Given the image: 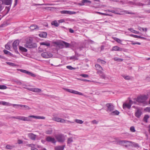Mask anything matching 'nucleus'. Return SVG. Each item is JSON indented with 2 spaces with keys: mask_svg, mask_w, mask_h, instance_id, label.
<instances>
[{
  "mask_svg": "<svg viewBox=\"0 0 150 150\" xmlns=\"http://www.w3.org/2000/svg\"><path fill=\"white\" fill-rule=\"evenodd\" d=\"M148 99V97L145 94L140 95L137 97V98L134 99L136 100V101L139 103H143V104L147 105V102L146 100Z\"/></svg>",
  "mask_w": 150,
  "mask_h": 150,
  "instance_id": "nucleus-1",
  "label": "nucleus"
},
{
  "mask_svg": "<svg viewBox=\"0 0 150 150\" xmlns=\"http://www.w3.org/2000/svg\"><path fill=\"white\" fill-rule=\"evenodd\" d=\"M24 47L27 48H32L37 47V45L36 43L32 42L31 39H29L25 44Z\"/></svg>",
  "mask_w": 150,
  "mask_h": 150,
  "instance_id": "nucleus-2",
  "label": "nucleus"
},
{
  "mask_svg": "<svg viewBox=\"0 0 150 150\" xmlns=\"http://www.w3.org/2000/svg\"><path fill=\"white\" fill-rule=\"evenodd\" d=\"M55 138L57 141L60 143H63L65 140L64 135L62 134L57 135L55 136Z\"/></svg>",
  "mask_w": 150,
  "mask_h": 150,
  "instance_id": "nucleus-3",
  "label": "nucleus"
},
{
  "mask_svg": "<svg viewBox=\"0 0 150 150\" xmlns=\"http://www.w3.org/2000/svg\"><path fill=\"white\" fill-rule=\"evenodd\" d=\"M13 106L16 108H18L20 107L22 108V109L24 110H29L30 108L28 106L24 105H22L20 104H13Z\"/></svg>",
  "mask_w": 150,
  "mask_h": 150,
  "instance_id": "nucleus-4",
  "label": "nucleus"
},
{
  "mask_svg": "<svg viewBox=\"0 0 150 150\" xmlns=\"http://www.w3.org/2000/svg\"><path fill=\"white\" fill-rule=\"evenodd\" d=\"M45 139L47 142H50L54 144H55L57 142L55 139L51 136H46Z\"/></svg>",
  "mask_w": 150,
  "mask_h": 150,
  "instance_id": "nucleus-5",
  "label": "nucleus"
},
{
  "mask_svg": "<svg viewBox=\"0 0 150 150\" xmlns=\"http://www.w3.org/2000/svg\"><path fill=\"white\" fill-rule=\"evenodd\" d=\"M106 106L107 107L106 111L108 112H112L114 110V106L111 103H108L106 104Z\"/></svg>",
  "mask_w": 150,
  "mask_h": 150,
  "instance_id": "nucleus-6",
  "label": "nucleus"
},
{
  "mask_svg": "<svg viewBox=\"0 0 150 150\" xmlns=\"http://www.w3.org/2000/svg\"><path fill=\"white\" fill-rule=\"evenodd\" d=\"M55 44L57 45L58 46L64 45L66 47H69V43L64 42H54Z\"/></svg>",
  "mask_w": 150,
  "mask_h": 150,
  "instance_id": "nucleus-7",
  "label": "nucleus"
},
{
  "mask_svg": "<svg viewBox=\"0 0 150 150\" xmlns=\"http://www.w3.org/2000/svg\"><path fill=\"white\" fill-rule=\"evenodd\" d=\"M42 56L45 58H48L52 57V54L48 52H44L41 54Z\"/></svg>",
  "mask_w": 150,
  "mask_h": 150,
  "instance_id": "nucleus-8",
  "label": "nucleus"
},
{
  "mask_svg": "<svg viewBox=\"0 0 150 150\" xmlns=\"http://www.w3.org/2000/svg\"><path fill=\"white\" fill-rule=\"evenodd\" d=\"M142 112L141 109H138V110H136L135 111L134 115L137 118H139L141 115L142 114Z\"/></svg>",
  "mask_w": 150,
  "mask_h": 150,
  "instance_id": "nucleus-9",
  "label": "nucleus"
},
{
  "mask_svg": "<svg viewBox=\"0 0 150 150\" xmlns=\"http://www.w3.org/2000/svg\"><path fill=\"white\" fill-rule=\"evenodd\" d=\"M116 144L119 145L121 146H124L125 144H127V143H129L130 141L125 140H119L116 142Z\"/></svg>",
  "mask_w": 150,
  "mask_h": 150,
  "instance_id": "nucleus-10",
  "label": "nucleus"
},
{
  "mask_svg": "<svg viewBox=\"0 0 150 150\" xmlns=\"http://www.w3.org/2000/svg\"><path fill=\"white\" fill-rule=\"evenodd\" d=\"M19 41L18 40L15 41L13 43L12 45L13 49L16 51L17 49V46L18 45Z\"/></svg>",
  "mask_w": 150,
  "mask_h": 150,
  "instance_id": "nucleus-11",
  "label": "nucleus"
},
{
  "mask_svg": "<svg viewBox=\"0 0 150 150\" xmlns=\"http://www.w3.org/2000/svg\"><path fill=\"white\" fill-rule=\"evenodd\" d=\"M21 120L27 121H31L32 119L31 118V117H29V116L28 117H25L24 116H21Z\"/></svg>",
  "mask_w": 150,
  "mask_h": 150,
  "instance_id": "nucleus-12",
  "label": "nucleus"
},
{
  "mask_svg": "<svg viewBox=\"0 0 150 150\" xmlns=\"http://www.w3.org/2000/svg\"><path fill=\"white\" fill-rule=\"evenodd\" d=\"M29 117H31V118H33L35 119H45V117L44 116H35L34 115H30Z\"/></svg>",
  "mask_w": 150,
  "mask_h": 150,
  "instance_id": "nucleus-13",
  "label": "nucleus"
},
{
  "mask_svg": "<svg viewBox=\"0 0 150 150\" xmlns=\"http://www.w3.org/2000/svg\"><path fill=\"white\" fill-rule=\"evenodd\" d=\"M131 107V105L126 103H124L122 105V108L124 110H125L126 108L130 109Z\"/></svg>",
  "mask_w": 150,
  "mask_h": 150,
  "instance_id": "nucleus-14",
  "label": "nucleus"
},
{
  "mask_svg": "<svg viewBox=\"0 0 150 150\" xmlns=\"http://www.w3.org/2000/svg\"><path fill=\"white\" fill-rule=\"evenodd\" d=\"M28 136L30 138L33 140H35L37 136L36 135L34 134L33 133H29Z\"/></svg>",
  "mask_w": 150,
  "mask_h": 150,
  "instance_id": "nucleus-15",
  "label": "nucleus"
},
{
  "mask_svg": "<svg viewBox=\"0 0 150 150\" xmlns=\"http://www.w3.org/2000/svg\"><path fill=\"white\" fill-rule=\"evenodd\" d=\"M12 0H3L2 4H5L6 5H10L11 4Z\"/></svg>",
  "mask_w": 150,
  "mask_h": 150,
  "instance_id": "nucleus-16",
  "label": "nucleus"
},
{
  "mask_svg": "<svg viewBox=\"0 0 150 150\" xmlns=\"http://www.w3.org/2000/svg\"><path fill=\"white\" fill-rule=\"evenodd\" d=\"M122 50V49L120 48L117 46H115L113 47L111 51H121Z\"/></svg>",
  "mask_w": 150,
  "mask_h": 150,
  "instance_id": "nucleus-17",
  "label": "nucleus"
},
{
  "mask_svg": "<svg viewBox=\"0 0 150 150\" xmlns=\"http://www.w3.org/2000/svg\"><path fill=\"white\" fill-rule=\"evenodd\" d=\"M95 67L97 70L99 71V72L100 74H103L102 72L101 71V70H103V68L101 67L99 64H96L95 65Z\"/></svg>",
  "mask_w": 150,
  "mask_h": 150,
  "instance_id": "nucleus-18",
  "label": "nucleus"
},
{
  "mask_svg": "<svg viewBox=\"0 0 150 150\" xmlns=\"http://www.w3.org/2000/svg\"><path fill=\"white\" fill-rule=\"evenodd\" d=\"M129 143L131 144L129 145V146H131L132 147H134L135 148H139V146L138 144L137 143L131 141H130Z\"/></svg>",
  "mask_w": 150,
  "mask_h": 150,
  "instance_id": "nucleus-19",
  "label": "nucleus"
},
{
  "mask_svg": "<svg viewBox=\"0 0 150 150\" xmlns=\"http://www.w3.org/2000/svg\"><path fill=\"white\" fill-rule=\"evenodd\" d=\"M65 145L62 146H58L55 147V150H64Z\"/></svg>",
  "mask_w": 150,
  "mask_h": 150,
  "instance_id": "nucleus-20",
  "label": "nucleus"
},
{
  "mask_svg": "<svg viewBox=\"0 0 150 150\" xmlns=\"http://www.w3.org/2000/svg\"><path fill=\"white\" fill-rule=\"evenodd\" d=\"M91 3V1H90L87 0H83L82 1L81 3H79L78 4L80 6H82L84 5L85 3Z\"/></svg>",
  "mask_w": 150,
  "mask_h": 150,
  "instance_id": "nucleus-21",
  "label": "nucleus"
},
{
  "mask_svg": "<svg viewBox=\"0 0 150 150\" xmlns=\"http://www.w3.org/2000/svg\"><path fill=\"white\" fill-rule=\"evenodd\" d=\"M0 104H1L4 105L6 106H12L13 104L10 103H9L5 101H0Z\"/></svg>",
  "mask_w": 150,
  "mask_h": 150,
  "instance_id": "nucleus-22",
  "label": "nucleus"
},
{
  "mask_svg": "<svg viewBox=\"0 0 150 150\" xmlns=\"http://www.w3.org/2000/svg\"><path fill=\"white\" fill-rule=\"evenodd\" d=\"M120 113V112L117 110H116L113 111V110L110 113V115H118Z\"/></svg>",
  "mask_w": 150,
  "mask_h": 150,
  "instance_id": "nucleus-23",
  "label": "nucleus"
},
{
  "mask_svg": "<svg viewBox=\"0 0 150 150\" xmlns=\"http://www.w3.org/2000/svg\"><path fill=\"white\" fill-rule=\"evenodd\" d=\"M149 116L148 115H145L143 117V121L145 123L148 122V119L149 118Z\"/></svg>",
  "mask_w": 150,
  "mask_h": 150,
  "instance_id": "nucleus-24",
  "label": "nucleus"
},
{
  "mask_svg": "<svg viewBox=\"0 0 150 150\" xmlns=\"http://www.w3.org/2000/svg\"><path fill=\"white\" fill-rule=\"evenodd\" d=\"M20 70L21 72L25 73L26 74H28L30 75H34V74H32L31 72L25 70L20 69Z\"/></svg>",
  "mask_w": 150,
  "mask_h": 150,
  "instance_id": "nucleus-25",
  "label": "nucleus"
},
{
  "mask_svg": "<svg viewBox=\"0 0 150 150\" xmlns=\"http://www.w3.org/2000/svg\"><path fill=\"white\" fill-rule=\"evenodd\" d=\"M47 33L45 32H42L39 34V35L41 37L45 38L47 35Z\"/></svg>",
  "mask_w": 150,
  "mask_h": 150,
  "instance_id": "nucleus-26",
  "label": "nucleus"
},
{
  "mask_svg": "<svg viewBox=\"0 0 150 150\" xmlns=\"http://www.w3.org/2000/svg\"><path fill=\"white\" fill-rule=\"evenodd\" d=\"M79 56V55L78 54H77L76 53L75 55L71 57L70 58V59L73 60L74 61L78 60V59L77 58V57H78Z\"/></svg>",
  "mask_w": 150,
  "mask_h": 150,
  "instance_id": "nucleus-27",
  "label": "nucleus"
},
{
  "mask_svg": "<svg viewBox=\"0 0 150 150\" xmlns=\"http://www.w3.org/2000/svg\"><path fill=\"white\" fill-rule=\"evenodd\" d=\"M72 93L79 95L81 96H83V94L81 92L73 90Z\"/></svg>",
  "mask_w": 150,
  "mask_h": 150,
  "instance_id": "nucleus-28",
  "label": "nucleus"
},
{
  "mask_svg": "<svg viewBox=\"0 0 150 150\" xmlns=\"http://www.w3.org/2000/svg\"><path fill=\"white\" fill-rule=\"evenodd\" d=\"M12 81L14 82L18 85H20L21 84V82L18 80L17 79H13L12 80Z\"/></svg>",
  "mask_w": 150,
  "mask_h": 150,
  "instance_id": "nucleus-29",
  "label": "nucleus"
},
{
  "mask_svg": "<svg viewBox=\"0 0 150 150\" xmlns=\"http://www.w3.org/2000/svg\"><path fill=\"white\" fill-rule=\"evenodd\" d=\"M30 28L32 30H33L35 29H38L39 27L36 25H31L30 27Z\"/></svg>",
  "mask_w": 150,
  "mask_h": 150,
  "instance_id": "nucleus-30",
  "label": "nucleus"
},
{
  "mask_svg": "<svg viewBox=\"0 0 150 150\" xmlns=\"http://www.w3.org/2000/svg\"><path fill=\"white\" fill-rule=\"evenodd\" d=\"M51 24L52 25H54L55 27H58L59 24L58 23L57 21L55 20L51 22Z\"/></svg>",
  "mask_w": 150,
  "mask_h": 150,
  "instance_id": "nucleus-31",
  "label": "nucleus"
},
{
  "mask_svg": "<svg viewBox=\"0 0 150 150\" xmlns=\"http://www.w3.org/2000/svg\"><path fill=\"white\" fill-rule=\"evenodd\" d=\"M19 49L22 52H26L27 51V50L26 49L21 46H19Z\"/></svg>",
  "mask_w": 150,
  "mask_h": 150,
  "instance_id": "nucleus-32",
  "label": "nucleus"
},
{
  "mask_svg": "<svg viewBox=\"0 0 150 150\" xmlns=\"http://www.w3.org/2000/svg\"><path fill=\"white\" fill-rule=\"evenodd\" d=\"M73 142V138L70 137L68 139L67 143V144H70Z\"/></svg>",
  "mask_w": 150,
  "mask_h": 150,
  "instance_id": "nucleus-33",
  "label": "nucleus"
},
{
  "mask_svg": "<svg viewBox=\"0 0 150 150\" xmlns=\"http://www.w3.org/2000/svg\"><path fill=\"white\" fill-rule=\"evenodd\" d=\"M40 44L41 45H45L47 47L49 46L50 45V43L47 42H41Z\"/></svg>",
  "mask_w": 150,
  "mask_h": 150,
  "instance_id": "nucleus-34",
  "label": "nucleus"
},
{
  "mask_svg": "<svg viewBox=\"0 0 150 150\" xmlns=\"http://www.w3.org/2000/svg\"><path fill=\"white\" fill-rule=\"evenodd\" d=\"M44 95L45 96H46L48 97L49 98H59L58 97L55 96L54 95H49L48 94H44Z\"/></svg>",
  "mask_w": 150,
  "mask_h": 150,
  "instance_id": "nucleus-35",
  "label": "nucleus"
},
{
  "mask_svg": "<svg viewBox=\"0 0 150 150\" xmlns=\"http://www.w3.org/2000/svg\"><path fill=\"white\" fill-rule=\"evenodd\" d=\"M113 59L115 61H117L118 62H121L123 61V59H122L119 58L117 57H115L113 58Z\"/></svg>",
  "mask_w": 150,
  "mask_h": 150,
  "instance_id": "nucleus-36",
  "label": "nucleus"
},
{
  "mask_svg": "<svg viewBox=\"0 0 150 150\" xmlns=\"http://www.w3.org/2000/svg\"><path fill=\"white\" fill-rule=\"evenodd\" d=\"M128 30L134 33L139 34V31H136L133 29L132 28H129Z\"/></svg>",
  "mask_w": 150,
  "mask_h": 150,
  "instance_id": "nucleus-37",
  "label": "nucleus"
},
{
  "mask_svg": "<svg viewBox=\"0 0 150 150\" xmlns=\"http://www.w3.org/2000/svg\"><path fill=\"white\" fill-rule=\"evenodd\" d=\"M109 11L114 13H116L117 14H120L121 13H119L118 11L116 9L115 10H109Z\"/></svg>",
  "mask_w": 150,
  "mask_h": 150,
  "instance_id": "nucleus-38",
  "label": "nucleus"
},
{
  "mask_svg": "<svg viewBox=\"0 0 150 150\" xmlns=\"http://www.w3.org/2000/svg\"><path fill=\"white\" fill-rule=\"evenodd\" d=\"M14 147H15L14 146H11L8 144L6 146V148L8 149H11Z\"/></svg>",
  "mask_w": 150,
  "mask_h": 150,
  "instance_id": "nucleus-39",
  "label": "nucleus"
},
{
  "mask_svg": "<svg viewBox=\"0 0 150 150\" xmlns=\"http://www.w3.org/2000/svg\"><path fill=\"white\" fill-rule=\"evenodd\" d=\"M52 132V130L51 128L45 131V133L47 134H51Z\"/></svg>",
  "mask_w": 150,
  "mask_h": 150,
  "instance_id": "nucleus-40",
  "label": "nucleus"
},
{
  "mask_svg": "<svg viewBox=\"0 0 150 150\" xmlns=\"http://www.w3.org/2000/svg\"><path fill=\"white\" fill-rule=\"evenodd\" d=\"M97 61L98 62L102 64H105L106 63L105 61L99 59H98Z\"/></svg>",
  "mask_w": 150,
  "mask_h": 150,
  "instance_id": "nucleus-41",
  "label": "nucleus"
},
{
  "mask_svg": "<svg viewBox=\"0 0 150 150\" xmlns=\"http://www.w3.org/2000/svg\"><path fill=\"white\" fill-rule=\"evenodd\" d=\"M113 38L114 40H115L118 43H121V42H122V40L117 38L113 37Z\"/></svg>",
  "mask_w": 150,
  "mask_h": 150,
  "instance_id": "nucleus-42",
  "label": "nucleus"
},
{
  "mask_svg": "<svg viewBox=\"0 0 150 150\" xmlns=\"http://www.w3.org/2000/svg\"><path fill=\"white\" fill-rule=\"evenodd\" d=\"M138 29L140 31L142 30L143 31H145V32H146L147 30V28H143L140 27H139Z\"/></svg>",
  "mask_w": 150,
  "mask_h": 150,
  "instance_id": "nucleus-43",
  "label": "nucleus"
},
{
  "mask_svg": "<svg viewBox=\"0 0 150 150\" xmlns=\"http://www.w3.org/2000/svg\"><path fill=\"white\" fill-rule=\"evenodd\" d=\"M52 4H34L33 5L34 6H43V5H52Z\"/></svg>",
  "mask_w": 150,
  "mask_h": 150,
  "instance_id": "nucleus-44",
  "label": "nucleus"
},
{
  "mask_svg": "<svg viewBox=\"0 0 150 150\" xmlns=\"http://www.w3.org/2000/svg\"><path fill=\"white\" fill-rule=\"evenodd\" d=\"M41 91V90L40 88H33V92L38 93L40 92Z\"/></svg>",
  "mask_w": 150,
  "mask_h": 150,
  "instance_id": "nucleus-45",
  "label": "nucleus"
},
{
  "mask_svg": "<svg viewBox=\"0 0 150 150\" xmlns=\"http://www.w3.org/2000/svg\"><path fill=\"white\" fill-rule=\"evenodd\" d=\"M63 89L67 92H69V93H72V91H73V90L72 89H67V88H63Z\"/></svg>",
  "mask_w": 150,
  "mask_h": 150,
  "instance_id": "nucleus-46",
  "label": "nucleus"
},
{
  "mask_svg": "<svg viewBox=\"0 0 150 150\" xmlns=\"http://www.w3.org/2000/svg\"><path fill=\"white\" fill-rule=\"evenodd\" d=\"M76 122L80 124H82L83 123V121L81 120L76 119L75 121Z\"/></svg>",
  "mask_w": 150,
  "mask_h": 150,
  "instance_id": "nucleus-47",
  "label": "nucleus"
},
{
  "mask_svg": "<svg viewBox=\"0 0 150 150\" xmlns=\"http://www.w3.org/2000/svg\"><path fill=\"white\" fill-rule=\"evenodd\" d=\"M7 87L5 85H0V89H7Z\"/></svg>",
  "mask_w": 150,
  "mask_h": 150,
  "instance_id": "nucleus-48",
  "label": "nucleus"
},
{
  "mask_svg": "<svg viewBox=\"0 0 150 150\" xmlns=\"http://www.w3.org/2000/svg\"><path fill=\"white\" fill-rule=\"evenodd\" d=\"M123 78L126 80H129L131 79L129 76H122Z\"/></svg>",
  "mask_w": 150,
  "mask_h": 150,
  "instance_id": "nucleus-49",
  "label": "nucleus"
},
{
  "mask_svg": "<svg viewBox=\"0 0 150 150\" xmlns=\"http://www.w3.org/2000/svg\"><path fill=\"white\" fill-rule=\"evenodd\" d=\"M69 11H60V13L61 14H69Z\"/></svg>",
  "mask_w": 150,
  "mask_h": 150,
  "instance_id": "nucleus-50",
  "label": "nucleus"
},
{
  "mask_svg": "<svg viewBox=\"0 0 150 150\" xmlns=\"http://www.w3.org/2000/svg\"><path fill=\"white\" fill-rule=\"evenodd\" d=\"M100 78L102 79H103L105 80H109V77H107V76H100Z\"/></svg>",
  "mask_w": 150,
  "mask_h": 150,
  "instance_id": "nucleus-51",
  "label": "nucleus"
},
{
  "mask_svg": "<svg viewBox=\"0 0 150 150\" xmlns=\"http://www.w3.org/2000/svg\"><path fill=\"white\" fill-rule=\"evenodd\" d=\"M60 118L58 117H54L52 118V119L53 120L59 122Z\"/></svg>",
  "mask_w": 150,
  "mask_h": 150,
  "instance_id": "nucleus-52",
  "label": "nucleus"
},
{
  "mask_svg": "<svg viewBox=\"0 0 150 150\" xmlns=\"http://www.w3.org/2000/svg\"><path fill=\"white\" fill-rule=\"evenodd\" d=\"M129 41L132 42L131 44L133 45H141V43L139 42H134L133 41Z\"/></svg>",
  "mask_w": 150,
  "mask_h": 150,
  "instance_id": "nucleus-53",
  "label": "nucleus"
},
{
  "mask_svg": "<svg viewBox=\"0 0 150 150\" xmlns=\"http://www.w3.org/2000/svg\"><path fill=\"white\" fill-rule=\"evenodd\" d=\"M78 79L80 80L83 81H88V82H95L94 81H91L90 80H87L85 79Z\"/></svg>",
  "mask_w": 150,
  "mask_h": 150,
  "instance_id": "nucleus-54",
  "label": "nucleus"
},
{
  "mask_svg": "<svg viewBox=\"0 0 150 150\" xmlns=\"http://www.w3.org/2000/svg\"><path fill=\"white\" fill-rule=\"evenodd\" d=\"M130 130L131 132H134L136 131L134 127V126L130 127Z\"/></svg>",
  "mask_w": 150,
  "mask_h": 150,
  "instance_id": "nucleus-55",
  "label": "nucleus"
},
{
  "mask_svg": "<svg viewBox=\"0 0 150 150\" xmlns=\"http://www.w3.org/2000/svg\"><path fill=\"white\" fill-rule=\"evenodd\" d=\"M144 110L146 112H150V107H147L145 108Z\"/></svg>",
  "mask_w": 150,
  "mask_h": 150,
  "instance_id": "nucleus-56",
  "label": "nucleus"
},
{
  "mask_svg": "<svg viewBox=\"0 0 150 150\" xmlns=\"http://www.w3.org/2000/svg\"><path fill=\"white\" fill-rule=\"evenodd\" d=\"M4 52L6 54H10V55L12 54L11 53H10L9 52L6 50H4Z\"/></svg>",
  "mask_w": 150,
  "mask_h": 150,
  "instance_id": "nucleus-57",
  "label": "nucleus"
},
{
  "mask_svg": "<svg viewBox=\"0 0 150 150\" xmlns=\"http://www.w3.org/2000/svg\"><path fill=\"white\" fill-rule=\"evenodd\" d=\"M10 7L6 6L5 11H7L6 14L10 10Z\"/></svg>",
  "mask_w": 150,
  "mask_h": 150,
  "instance_id": "nucleus-58",
  "label": "nucleus"
},
{
  "mask_svg": "<svg viewBox=\"0 0 150 150\" xmlns=\"http://www.w3.org/2000/svg\"><path fill=\"white\" fill-rule=\"evenodd\" d=\"M6 63L8 65L12 66H15V64L14 63L10 62H6Z\"/></svg>",
  "mask_w": 150,
  "mask_h": 150,
  "instance_id": "nucleus-59",
  "label": "nucleus"
},
{
  "mask_svg": "<svg viewBox=\"0 0 150 150\" xmlns=\"http://www.w3.org/2000/svg\"><path fill=\"white\" fill-rule=\"evenodd\" d=\"M51 65L52 66H53L55 67H58L60 65L57 63H54V64H51Z\"/></svg>",
  "mask_w": 150,
  "mask_h": 150,
  "instance_id": "nucleus-60",
  "label": "nucleus"
},
{
  "mask_svg": "<svg viewBox=\"0 0 150 150\" xmlns=\"http://www.w3.org/2000/svg\"><path fill=\"white\" fill-rule=\"evenodd\" d=\"M28 146L29 147H31V149H32V148L35 147V144H30L28 145Z\"/></svg>",
  "mask_w": 150,
  "mask_h": 150,
  "instance_id": "nucleus-61",
  "label": "nucleus"
},
{
  "mask_svg": "<svg viewBox=\"0 0 150 150\" xmlns=\"http://www.w3.org/2000/svg\"><path fill=\"white\" fill-rule=\"evenodd\" d=\"M5 48L8 50H9L10 48V46L8 44L5 45Z\"/></svg>",
  "mask_w": 150,
  "mask_h": 150,
  "instance_id": "nucleus-62",
  "label": "nucleus"
},
{
  "mask_svg": "<svg viewBox=\"0 0 150 150\" xmlns=\"http://www.w3.org/2000/svg\"><path fill=\"white\" fill-rule=\"evenodd\" d=\"M129 105H131V106H132V105L133 103V101L131 99H130L129 100V103H128Z\"/></svg>",
  "mask_w": 150,
  "mask_h": 150,
  "instance_id": "nucleus-63",
  "label": "nucleus"
},
{
  "mask_svg": "<svg viewBox=\"0 0 150 150\" xmlns=\"http://www.w3.org/2000/svg\"><path fill=\"white\" fill-rule=\"evenodd\" d=\"M65 122V121L64 120L62 119V118H60V121H59V122H60L62 123H64Z\"/></svg>",
  "mask_w": 150,
  "mask_h": 150,
  "instance_id": "nucleus-64",
  "label": "nucleus"
}]
</instances>
